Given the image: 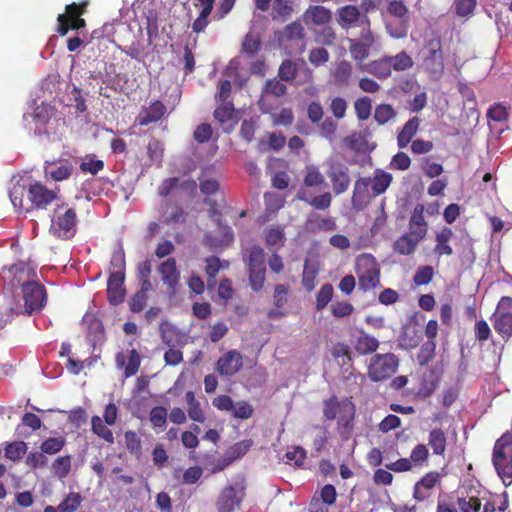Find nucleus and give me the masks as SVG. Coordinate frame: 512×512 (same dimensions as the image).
<instances>
[{"label":"nucleus","mask_w":512,"mask_h":512,"mask_svg":"<svg viewBox=\"0 0 512 512\" xmlns=\"http://www.w3.org/2000/svg\"><path fill=\"white\" fill-rule=\"evenodd\" d=\"M297 198L306 202L316 210H326L330 207L332 202V194L330 192H324L323 194L310 197L306 190L301 189L297 192Z\"/></svg>","instance_id":"nucleus-31"},{"label":"nucleus","mask_w":512,"mask_h":512,"mask_svg":"<svg viewBox=\"0 0 512 512\" xmlns=\"http://www.w3.org/2000/svg\"><path fill=\"white\" fill-rule=\"evenodd\" d=\"M353 66L348 61H340L337 63L333 72L334 80L339 85H347L352 78Z\"/></svg>","instance_id":"nucleus-41"},{"label":"nucleus","mask_w":512,"mask_h":512,"mask_svg":"<svg viewBox=\"0 0 512 512\" xmlns=\"http://www.w3.org/2000/svg\"><path fill=\"white\" fill-rule=\"evenodd\" d=\"M365 15H361V12L357 6L346 5L337 10V22L342 29L348 30L353 26L361 28V21Z\"/></svg>","instance_id":"nucleus-20"},{"label":"nucleus","mask_w":512,"mask_h":512,"mask_svg":"<svg viewBox=\"0 0 512 512\" xmlns=\"http://www.w3.org/2000/svg\"><path fill=\"white\" fill-rule=\"evenodd\" d=\"M331 314L336 318H345L350 316L353 311V305L346 300L334 301L330 306Z\"/></svg>","instance_id":"nucleus-59"},{"label":"nucleus","mask_w":512,"mask_h":512,"mask_svg":"<svg viewBox=\"0 0 512 512\" xmlns=\"http://www.w3.org/2000/svg\"><path fill=\"white\" fill-rule=\"evenodd\" d=\"M72 458L70 455L60 456L52 463L53 473L60 479L66 478L71 471Z\"/></svg>","instance_id":"nucleus-46"},{"label":"nucleus","mask_w":512,"mask_h":512,"mask_svg":"<svg viewBox=\"0 0 512 512\" xmlns=\"http://www.w3.org/2000/svg\"><path fill=\"white\" fill-rule=\"evenodd\" d=\"M392 182V175L383 170L377 169L374 177L370 178V186L374 196L383 194Z\"/></svg>","instance_id":"nucleus-35"},{"label":"nucleus","mask_w":512,"mask_h":512,"mask_svg":"<svg viewBox=\"0 0 512 512\" xmlns=\"http://www.w3.org/2000/svg\"><path fill=\"white\" fill-rule=\"evenodd\" d=\"M9 273L12 275V284L20 285L22 288L28 283L36 282V272L25 263H17L9 268Z\"/></svg>","instance_id":"nucleus-26"},{"label":"nucleus","mask_w":512,"mask_h":512,"mask_svg":"<svg viewBox=\"0 0 512 512\" xmlns=\"http://www.w3.org/2000/svg\"><path fill=\"white\" fill-rule=\"evenodd\" d=\"M166 106L159 100L150 103L148 107H144L136 121L140 126H147L150 123L159 121L166 113Z\"/></svg>","instance_id":"nucleus-22"},{"label":"nucleus","mask_w":512,"mask_h":512,"mask_svg":"<svg viewBox=\"0 0 512 512\" xmlns=\"http://www.w3.org/2000/svg\"><path fill=\"white\" fill-rule=\"evenodd\" d=\"M44 172L46 177L56 182L69 179L74 171L73 164L68 159H58L44 162Z\"/></svg>","instance_id":"nucleus-15"},{"label":"nucleus","mask_w":512,"mask_h":512,"mask_svg":"<svg viewBox=\"0 0 512 512\" xmlns=\"http://www.w3.org/2000/svg\"><path fill=\"white\" fill-rule=\"evenodd\" d=\"M354 109L359 120H367L370 117L372 110L371 99L366 96L356 99L354 102Z\"/></svg>","instance_id":"nucleus-56"},{"label":"nucleus","mask_w":512,"mask_h":512,"mask_svg":"<svg viewBox=\"0 0 512 512\" xmlns=\"http://www.w3.org/2000/svg\"><path fill=\"white\" fill-rule=\"evenodd\" d=\"M126 449L130 454L140 456L142 452L141 439L133 430H128L124 434Z\"/></svg>","instance_id":"nucleus-55"},{"label":"nucleus","mask_w":512,"mask_h":512,"mask_svg":"<svg viewBox=\"0 0 512 512\" xmlns=\"http://www.w3.org/2000/svg\"><path fill=\"white\" fill-rule=\"evenodd\" d=\"M326 175L331 182V186L335 195L345 193L351 184L349 168L340 161H329Z\"/></svg>","instance_id":"nucleus-11"},{"label":"nucleus","mask_w":512,"mask_h":512,"mask_svg":"<svg viewBox=\"0 0 512 512\" xmlns=\"http://www.w3.org/2000/svg\"><path fill=\"white\" fill-rule=\"evenodd\" d=\"M213 112L214 119L220 124H226L235 118V107L232 102H219Z\"/></svg>","instance_id":"nucleus-39"},{"label":"nucleus","mask_w":512,"mask_h":512,"mask_svg":"<svg viewBox=\"0 0 512 512\" xmlns=\"http://www.w3.org/2000/svg\"><path fill=\"white\" fill-rule=\"evenodd\" d=\"M25 312L31 315L34 312L40 311L46 302L47 294L43 285L37 281L24 285L22 289Z\"/></svg>","instance_id":"nucleus-12"},{"label":"nucleus","mask_w":512,"mask_h":512,"mask_svg":"<svg viewBox=\"0 0 512 512\" xmlns=\"http://www.w3.org/2000/svg\"><path fill=\"white\" fill-rule=\"evenodd\" d=\"M434 276V269L431 266H420L413 277L415 285L422 286L431 282Z\"/></svg>","instance_id":"nucleus-62"},{"label":"nucleus","mask_w":512,"mask_h":512,"mask_svg":"<svg viewBox=\"0 0 512 512\" xmlns=\"http://www.w3.org/2000/svg\"><path fill=\"white\" fill-rule=\"evenodd\" d=\"M53 114L54 109L51 105L41 103L40 105L36 106L32 116L34 121L39 122L42 125H45L49 122Z\"/></svg>","instance_id":"nucleus-60"},{"label":"nucleus","mask_w":512,"mask_h":512,"mask_svg":"<svg viewBox=\"0 0 512 512\" xmlns=\"http://www.w3.org/2000/svg\"><path fill=\"white\" fill-rule=\"evenodd\" d=\"M359 69L362 72H367L379 79L388 78L392 69L387 56H384L378 60H374L365 65H359Z\"/></svg>","instance_id":"nucleus-28"},{"label":"nucleus","mask_w":512,"mask_h":512,"mask_svg":"<svg viewBox=\"0 0 512 512\" xmlns=\"http://www.w3.org/2000/svg\"><path fill=\"white\" fill-rule=\"evenodd\" d=\"M246 486L243 482L224 487L215 503L218 512H233L243 502Z\"/></svg>","instance_id":"nucleus-10"},{"label":"nucleus","mask_w":512,"mask_h":512,"mask_svg":"<svg viewBox=\"0 0 512 512\" xmlns=\"http://www.w3.org/2000/svg\"><path fill=\"white\" fill-rule=\"evenodd\" d=\"M334 289L329 283L323 284L316 295L315 309L322 311L332 300Z\"/></svg>","instance_id":"nucleus-50"},{"label":"nucleus","mask_w":512,"mask_h":512,"mask_svg":"<svg viewBox=\"0 0 512 512\" xmlns=\"http://www.w3.org/2000/svg\"><path fill=\"white\" fill-rule=\"evenodd\" d=\"M265 242L267 246H282L284 242V232L279 226L268 229L265 233Z\"/></svg>","instance_id":"nucleus-63"},{"label":"nucleus","mask_w":512,"mask_h":512,"mask_svg":"<svg viewBox=\"0 0 512 512\" xmlns=\"http://www.w3.org/2000/svg\"><path fill=\"white\" fill-rule=\"evenodd\" d=\"M421 65L431 79H439L444 73V53L441 37L432 32L424 38L423 46L419 51Z\"/></svg>","instance_id":"nucleus-2"},{"label":"nucleus","mask_w":512,"mask_h":512,"mask_svg":"<svg viewBox=\"0 0 512 512\" xmlns=\"http://www.w3.org/2000/svg\"><path fill=\"white\" fill-rule=\"evenodd\" d=\"M476 7V0H454L453 8L459 17L471 15Z\"/></svg>","instance_id":"nucleus-64"},{"label":"nucleus","mask_w":512,"mask_h":512,"mask_svg":"<svg viewBox=\"0 0 512 512\" xmlns=\"http://www.w3.org/2000/svg\"><path fill=\"white\" fill-rule=\"evenodd\" d=\"M167 409L163 406L153 407L150 411L149 420L154 429L164 430L167 425Z\"/></svg>","instance_id":"nucleus-47"},{"label":"nucleus","mask_w":512,"mask_h":512,"mask_svg":"<svg viewBox=\"0 0 512 512\" xmlns=\"http://www.w3.org/2000/svg\"><path fill=\"white\" fill-rule=\"evenodd\" d=\"M147 155L152 163L161 165L164 156V145L158 139L152 138L147 144Z\"/></svg>","instance_id":"nucleus-49"},{"label":"nucleus","mask_w":512,"mask_h":512,"mask_svg":"<svg viewBox=\"0 0 512 512\" xmlns=\"http://www.w3.org/2000/svg\"><path fill=\"white\" fill-rule=\"evenodd\" d=\"M108 425L98 415H94L91 418V431L97 435L100 439H103L109 444L114 443V435Z\"/></svg>","instance_id":"nucleus-38"},{"label":"nucleus","mask_w":512,"mask_h":512,"mask_svg":"<svg viewBox=\"0 0 512 512\" xmlns=\"http://www.w3.org/2000/svg\"><path fill=\"white\" fill-rule=\"evenodd\" d=\"M252 444V440L247 439L236 442L235 444L230 446L225 453L223 463L220 466L215 467L213 471L216 472L223 470L225 467L232 464L235 460L243 457L249 451Z\"/></svg>","instance_id":"nucleus-25"},{"label":"nucleus","mask_w":512,"mask_h":512,"mask_svg":"<svg viewBox=\"0 0 512 512\" xmlns=\"http://www.w3.org/2000/svg\"><path fill=\"white\" fill-rule=\"evenodd\" d=\"M495 331L503 339L512 337V297L503 296L491 316Z\"/></svg>","instance_id":"nucleus-9"},{"label":"nucleus","mask_w":512,"mask_h":512,"mask_svg":"<svg viewBox=\"0 0 512 512\" xmlns=\"http://www.w3.org/2000/svg\"><path fill=\"white\" fill-rule=\"evenodd\" d=\"M27 196L32 208L45 209L57 198V193L40 182H34L29 185Z\"/></svg>","instance_id":"nucleus-14"},{"label":"nucleus","mask_w":512,"mask_h":512,"mask_svg":"<svg viewBox=\"0 0 512 512\" xmlns=\"http://www.w3.org/2000/svg\"><path fill=\"white\" fill-rule=\"evenodd\" d=\"M399 367V358L393 353L374 354L369 361L367 374L371 381L381 382L392 377Z\"/></svg>","instance_id":"nucleus-7"},{"label":"nucleus","mask_w":512,"mask_h":512,"mask_svg":"<svg viewBox=\"0 0 512 512\" xmlns=\"http://www.w3.org/2000/svg\"><path fill=\"white\" fill-rule=\"evenodd\" d=\"M242 366L243 358L240 352L230 350L218 359L216 369L220 375L232 376L239 372Z\"/></svg>","instance_id":"nucleus-17"},{"label":"nucleus","mask_w":512,"mask_h":512,"mask_svg":"<svg viewBox=\"0 0 512 512\" xmlns=\"http://www.w3.org/2000/svg\"><path fill=\"white\" fill-rule=\"evenodd\" d=\"M77 213L74 208L64 204L54 209L50 232L59 239H71L76 233Z\"/></svg>","instance_id":"nucleus-6"},{"label":"nucleus","mask_w":512,"mask_h":512,"mask_svg":"<svg viewBox=\"0 0 512 512\" xmlns=\"http://www.w3.org/2000/svg\"><path fill=\"white\" fill-rule=\"evenodd\" d=\"M356 409L349 399L340 400L333 395L323 401V417L337 421L336 430L342 440H348L353 432Z\"/></svg>","instance_id":"nucleus-1"},{"label":"nucleus","mask_w":512,"mask_h":512,"mask_svg":"<svg viewBox=\"0 0 512 512\" xmlns=\"http://www.w3.org/2000/svg\"><path fill=\"white\" fill-rule=\"evenodd\" d=\"M262 45V39L258 32L249 31L242 41L241 52L249 56L257 54Z\"/></svg>","instance_id":"nucleus-36"},{"label":"nucleus","mask_w":512,"mask_h":512,"mask_svg":"<svg viewBox=\"0 0 512 512\" xmlns=\"http://www.w3.org/2000/svg\"><path fill=\"white\" fill-rule=\"evenodd\" d=\"M83 498L78 492H69L65 498L59 503L58 510L60 512H75L81 506Z\"/></svg>","instance_id":"nucleus-43"},{"label":"nucleus","mask_w":512,"mask_h":512,"mask_svg":"<svg viewBox=\"0 0 512 512\" xmlns=\"http://www.w3.org/2000/svg\"><path fill=\"white\" fill-rule=\"evenodd\" d=\"M287 93V86L280 80V78H272L266 81L262 88L260 98L258 100V107L264 113H269L273 108L270 102L272 97L279 98L285 96Z\"/></svg>","instance_id":"nucleus-13"},{"label":"nucleus","mask_w":512,"mask_h":512,"mask_svg":"<svg viewBox=\"0 0 512 512\" xmlns=\"http://www.w3.org/2000/svg\"><path fill=\"white\" fill-rule=\"evenodd\" d=\"M272 19L286 21L293 13V7L288 0H274Z\"/></svg>","instance_id":"nucleus-44"},{"label":"nucleus","mask_w":512,"mask_h":512,"mask_svg":"<svg viewBox=\"0 0 512 512\" xmlns=\"http://www.w3.org/2000/svg\"><path fill=\"white\" fill-rule=\"evenodd\" d=\"M66 444V439L63 436L50 437L44 440L40 446L43 453L54 455L60 452Z\"/></svg>","instance_id":"nucleus-51"},{"label":"nucleus","mask_w":512,"mask_h":512,"mask_svg":"<svg viewBox=\"0 0 512 512\" xmlns=\"http://www.w3.org/2000/svg\"><path fill=\"white\" fill-rule=\"evenodd\" d=\"M458 506L461 512H480L482 502L476 496H467L458 498Z\"/></svg>","instance_id":"nucleus-58"},{"label":"nucleus","mask_w":512,"mask_h":512,"mask_svg":"<svg viewBox=\"0 0 512 512\" xmlns=\"http://www.w3.org/2000/svg\"><path fill=\"white\" fill-rule=\"evenodd\" d=\"M420 241L415 236L406 233L395 241L394 251L399 255H411L415 252Z\"/></svg>","instance_id":"nucleus-34"},{"label":"nucleus","mask_w":512,"mask_h":512,"mask_svg":"<svg viewBox=\"0 0 512 512\" xmlns=\"http://www.w3.org/2000/svg\"><path fill=\"white\" fill-rule=\"evenodd\" d=\"M370 178H359L354 184V190L351 198L352 207L357 210H363L370 201L369 195Z\"/></svg>","instance_id":"nucleus-21"},{"label":"nucleus","mask_w":512,"mask_h":512,"mask_svg":"<svg viewBox=\"0 0 512 512\" xmlns=\"http://www.w3.org/2000/svg\"><path fill=\"white\" fill-rule=\"evenodd\" d=\"M436 343L435 341H426L422 344L418 354L417 362L420 366H425L431 362L435 356Z\"/></svg>","instance_id":"nucleus-54"},{"label":"nucleus","mask_w":512,"mask_h":512,"mask_svg":"<svg viewBox=\"0 0 512 512\" xmlns=\"http://www.w3.org/2000/svg\"><path fill=\"white\" fill-rule=\"evenodd\" d=\"M115 360L117 366L124 369L126 378L134 376L141 364V357L136 349L128 350L127 354L124 352L117 353Z\"/></svg>","instance_id":"nucleus-19"},{"label":"nucleus","mask_w":512,"mask_h":512,"mask_svg":"<svg viewBox=\"0 0 512 512\" xmlns=\"http://www.w3.org/2000/svg\"><path fill=\"white\" fill-rule=\"evenodd\" d=\"M377 44V36L371 29V23L368 16H364L361 21V30L359 38L349 39V52L354 61L361 63L366 60L371 49Z\"/></svg>","instance_id":"nucleus-5"},{"label":"nucleus","mask_w":512,"mask_h":512,"mask_svg":"<svg viewBox=\"0 0 512 512\" xmlns=\"http://www.w3.org/2000/svg\"><path fill=\"white\" fill-rule=\"evenodd\" d=\"M420 126V119L417 116L410 118L397 135V145L403 149L408 146L412 138L416 135Z\"/></svg>","instance_id":"nucleus-32"},{"label":"nucleus","mask_w":512,"mask_h":512,"mask_svg":"<svg viewBox=\"0 0 512 512\" xmlns=\"http://www.w3.org/2000/svg\"><path fill=\"white\" fill-rule=\"evenodd\" d=\"M331 11L324 6H310L303 14L306 24H314L317 26L325 25L331 20Z\"/></svg>","instance_id":"nucleus-29"},{"label":"nucleus","mask_w":512,"mask_h":512,"mask_svg":"<svg viewBox=\"0 0 512 512\" xmlns=\"http://www.w3.org/2000/svg\"><path fill=\"white\" fill-rule=\"evenodd\" d=\"M317 274L318 269L306 261L302 273V285L307 291L310 292L314 289Z\"/></svg>","instance_id":"nucleus-57"},{"label":"nucleus","mask_w":512,"mask_h":512,"mask_svg":"<svg viewBox=\"0 0 512 512\" xmlns=\"http://www.w3.org/2000/svg\"><path fill=\"white\" fill-rule=\"evenodd\" d=\"M425 207L423 204H417L414 207L409 221V234L415 236L417 239H424L427 231L428 224L424 218Z\"/></svg>","instance_id":"nucleus-23"},{"label":"nucleus","mask_w":512,"mask_h":512,"mask_svg":"<svg viewBox=\"0 0 512 512\" xmlns=\"http://www.w3.org/2000/svg\"><path fill=\"white\" fill-rule=\"evenodd\" d=\"M284 37L291 41L303 40L305 32L302 24L299 21H293L286 25L284 28Z\"/></svg>","instance_id":"nucleus-61"},{"label":"nucleus","mask_w":512,"mask_h":512,"mask_svg":"<svg viewBox=\"0 0 512 512\" xmlns=\"http://www.w3.org/2000/svg\"><path fill=\"white\" fill-rule=\"evenodd\" d=\"M396 117V111L390 104H379L374 111V119L379 125H384Z\"/></svg>","instance_id":"nucleus-52"},{"label":"nucleus","mask_w":512,"mask_h":512,"mask_svg":"<svg viewBox=\"0 0 512 512\" xmlns=\"http://www.w3.org/2000/svg\"><path fill=\"white\" fill-rule=\"evenodd\" d=\"M27 444L23 441L8 443L4 449L5 457L13 462L19 461L27 452Z\"/></svg>","instance_id":"nucleus-45"},{"label":"nucleus","mask_w":512,"mask_h":512,"mask_svg":"<svg viewBox=\"0 0 512 512\" xmlns=\"http://www.w3.org/2000/svg\"><path fill=\"white\" fill-rule=\"evenodd\" d=\"M454 233L450 227L444 226L439 232L436 233L434 247V253L437 257L450 256L453 254V249L449 242L452 239Z\"/></svg>","instance_id":"nucleus-30"},{"label":"nucleus","mask_w":512,"mask_h":512,"mask_svg":"<svg viewBox=\"0 0 512 512\" xmlns=\"http://www.w3.org/2000/svg\"><path fill=\"white\" fill-rule=\"evenodd\" d=\"M297 71V63L290 59H286L283 60L279 66L278 77L282 81L292 82L296 78Z\"/></svg>","instance_id":"nucleus-48"},{"label":"nucleus","mask_w":512,"mask_h":512,"mask_svg":"<svg viewBox=\"0 0 512 512\" xmlns=\"http://www.w3.org/2000/svg\"><path fill=\"white\" fill-rule=\"evenodd\" d=\"M391 69L395 71H405L413 67L414 62L410 55L405 51H401L395 56H387Z\"/></svg>","instance_id":"nucleus-42"},{"label":"nucleus","mask_w":512,"mask_h":512,"mask_svg":"<svg viewBox=\"0 0 512 512\" xmlns=\"http://www.w3.org/2000/svg\"><path fill=\"white\" fill-rule=\"evenodd\" d=\"M104 161L97 159L96 155H86L79 165V169L84 174L97 175L104 169Z\"/></svg>","instance_id":"nucleus-40"},{"label":"nucleus","mask_w":512,"mask_h":512,"mask_svg":"<svg viewBox=\"0 0 512 512\" xmlns=\"http://www.w3.org/2000/svg\"><path fill=\"white\" fill-rule=\"evenodd\" d=\"M430 453L429 449L425 444H417L410 453V460L413 466H423L427 464Z\"/></svg>","instance_id":"nucleus-53"},{"label":"nucleus","mask_w":512,"mask_h":512,"mask_svg":"<svg viewBox=\"0 0 512 512\" xmlns=\"http://www.w3.org/2000/svg\"><path fill=\"white\" fill-rule=\"evenodd\" d=\"M249 282L253 291H260L266 280L265 253L260 246H253L249 250L246 260Z\"/></svg>","instance_id":"nucleus-8"},{"label":"nucleus","mask_w":512,"mask_h":512,"mask_svg":"<svg viewBox=\"0 0 512 512\" xmlns=\"http://www.w3.org/2000/svg\"><path fill=\"white\" fill-rule=\"evenodd\" d=\"M355 270L358 277V288L362 292L380 286V267L373 255L363 253L357 256Z\"/></svg>","instance_id":"nucleus-4"},{"label":"nucleus","mask_w":512,"mask_h":512,"mask_svg":"<svg viewBox=\"0 0 512 512\" xmlns=\"http://www.w3.org/2000/svg\"><path fill=\"white\" fill-rule=\"evenodd\" d=\"M441 481L440 474L437 471L426 473L419 481H417L413 488V498L418 502L428 500L432 495V490Z\"/></svg>","instance_id":"nucleus-16"},{"label":"nucleus","mask_w":512,"mask_h":512,"mask_svg":"<svg viewBox=\"0 0 512 512\" xmlns=\"http://www.w3.org/2000/svg\"><path fill=\"white\" fill-rule=\"evenodd\" d=\"M428 446L436 456H444L447 447V436L441 428H434L428 435Z\"/></svg>","instance_id":"nucleus-33"},{"label":"nucleus","mask_w":512,"mask_h":512,"mask_svg":"<svg viewBox=\"0 0 512 512\" xmlns=\"http://www.w3.org/2000/svg\"><path fill=\"white\" fill-rule=\"evenodd\" d=\"M125 273L110 272L107 281V296L111 304H119L125 296L124 289Z\"/></svg>","instance_id":"nucleus-18"},{"label":"nucleus","mask_w":512,"mask_h":512,"mask_svg":"<svg viewBox=\"0 0 512 512\" xmlns=\"http://www.w3.org/2000/svg\"><path fill=\"white\" fill-rule=\"evenodd\" d=\"M303 184L306 187H322L326 186V180L317 166L307 165L304 170Z\"/></svg>","instance_id":"nucleus-37"},{"label":"nucleus","mask_w":512,"mask_h":512,"mask_svg":"<svg viewBox=\"0 0 512 512\" xmlns=\"http://www.w3.org/2000/svg\"><path fill=\"white\" fill-rule=\"evenodd\" d=\"M158 272L162 277V281L170 289L174 290L180 280V273L177 269L176 260L168 258L158 267Z\"/></svg>","instance_id":"nucleus-27"},{"label":"nucleus","mask_w":512,"mask_h":512,"mask_svg":"<svg viewBox=\"0 0 512 512\" xmlns=\"http://www.w3.org/2000/svg\"><path fill=\"white\" fill-rule=\"evenodd\" d=\"M493 466L504 486L512 484V435L503 434L494 444Z\"/></svg>","instance_id":"nucleus-3"},{"label":"nucleus","mask_w":512,"mask_h":512,"mask_svg":"<svg viewBox=\"0 0 512 512\" xmlns=\"http://www.w3.org/2000/svg\"><path fill=\"white\" fill-rule=\"evenodd\" d=\"M380 342L374 336L359 330L358 335L354 338L353 347L360 356L373 354L379 348Z\"/></svg>","instance_id":"nucleus-24"}]
</instances>
